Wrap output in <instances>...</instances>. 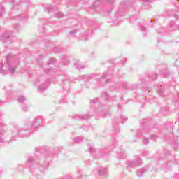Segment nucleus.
<instances>
[{
	"label": "nucleus",
	"mask_w": 179,
	"mask_h": 179,
	"mask_svg": "<svg viewBox=\"0 0 179 179\" xmlns=\"http://www.w3.org/2000/svg\"><path fill=\"white\" fill-rule=\"evenodd\" d=\"M55 17H58L59 19V17H62V13L58 12V13L55 15Z\"/></svg>",
	"instance_id": "obj_24"
},
{
	"label": "nucleus",
	"mask_w": 179,
	"mask_h": 179,
	"mask_svg": "<svg viewBox=\"0 0 179 179\" xmlns=\"http://www.w3.org/2000/svg\"><path fill=\"white\" fill-rule=\"evenodd\" d=\"M3 13H5V8H3V7H1L0 8V16H2Z\"/></svg>",
	"instance_id": "obj_21"
},
{
	"label": "nucleus",
	"mask_w": 179,
	"mask_h": 179,
	"mask_svg": "<svg viewBox=\"0 0 179 179\" xmlns=\"http://www.w3.org/2000/svg\"><path fill=\"white\" fill-rule=\"evenodd\" d=\"M76 69H83L85 68V66L82 65V64L80 63V62H77L74 64Z\"/></svg>",
	"instance_id": "obj_8"
},
{
	"label": "nucleus",
	"mask_w": 179,
	"mask_h": 179,
	"mask_svg": "<svg viewBox=\"0 0 179 179\" xmlns=\"http://www.w3.org/2000/svg\"><path fill=\"white\" fill-rule=\"evenodd\" d=\"M142 163V160L141 158L138 159L137 162H131L129 163V167H136V166H139Z\"/></svg>",
	"instance_id": "obj_5"
},
{
	"label": "nucleus",
	"mask_w": 179,
	"mask_h": 179,
	"mask_svg": "<svg viewBox=\"0 0 179 179\" xmlns=\"http://www.w3.org/2000/svg\"><path fill=\"white\" fill-rule=\"evenodd\" d=\"M108 80H110V75L103 74V76L99 80L100 83H108Z\"/></svg>",
	"instance_id": "obj_3"
},
{
	"label": "nucleus",
	"mask_w": 179,
	"mask_h": 179,
	"mask_svg": "<svg viewBox=\"0 0 179 179\" xmlns=\"http://www.w3.org/2000/svg\"><path fill=\"white\" fill-rule=\"evenodd\" d=\"M146 153H147V155H149V152H147Z\"/></svg>",
	"instance_id": "obj_40"
},
{
	"label": "nucleus",
	"mask_w": 179,
	"mask_h": 179,
	"mask_svg": "<svg viewBox=\"0 0 179 179\" xmlns=\"http://www.w3.org/2000/svg\"><path fill=\"white\" fill-rule=\"evenodd\" d=\"M62 62L64 65H68V64H69V59H68L66 57H64L62 59Z\"/></svg>",
	"instance_id": "obj_12"
},
{
	"label": "nucleus",
	"mask_w": 179,
	"mask_h": 179,
	"mask_svg": "<svg viewBox=\"0 0 179 179\" xmlns=\"http://www.w3.org/2000/svg\"><path fill=\"white\" fill-rule=\"evenodd\" d=\"M48 12H52L53 8L52 6H48L47 8Z\"/></svg>",
	"instance_id": "obj_30"
},
{
	"label": "nucleus",
	"mask_w": 179,
	"mask_h": 179,
	"mask_svg": "<svg viewBox=\"0 0 179 179\" xmlns=\"http://www.w3.org/2000/svg\"><path fill=\"white\" fill-rule=\"evenodd\" d=\"M177 145V143H175V145Z\"/></svg>",
	"instance_id": "obj_41"
},
{
	"label": "nucleus",
	"mask_w": 179,
	"mask_h": 179,
	"mask_svg": "<svg viewBox=\"0 0 179 179\" xmlns=\"http://www.w3.org/2000/svg\"><path fill=\"white\" fill-rule=\"evenodd\" d=\"M101 97H105L106 99H107V97H108V94L106 92H103L101 94Z\"/></svg>",
	"instance_id": "obj_26"
},
{
	"label": "nucleus",
	"mask_w": 179,
	"mask_h": 179,
	"mask_svg": "<svg viewBox=\"0 0 179 179\" xmlns=\"http://www.w3.org/2000/svg\"><path fill=\"white\" fill-rule=\"evenodd\" d=\"M107 173V169L106 168H101L99 171V176H104Z\"/></svg>",
	"instance_id": "obj_10"
},
{
	"label": "nucleus",
	"mask_w": 179,
	"mask_h": 179,
	"mask_svg": "<svg viewBox=\"0 0 179 179\" xmlns=\"http://www.w3.org/2000/svg\"><path fill=\"white\" fill-rule=\"evenodd\" d=\"M124 121H127V117H124Z\"/></svg>",
	"instance_id": "obj_39"
},
{
	"label": "nucleus",
	"mask_w": 179,
	"mask_h": 179,
	"mask_svg": "<svg viewBox=\"0 0 179 179\" xmlns=\"http://www.w3.org/2000/svg\"><path fill=\"white\" fill-rule=\"evenodd\" d=\"M89 118V114H85V115H81L78 116V120L80 121H86Z\"/></svg>",
	"instance_id": "obj_6"
},
{
	"label": "nucleus",
	"mask_w": 179,
	"mask_h": 179,
	"mask_svg": "<svg viewBox=\"0 0 179 179\" xmlns=\"http://www.w3.org/2000/svg\"><path fill=\"white\" fill-rule=\"evenodd\" d=\"M8 38H9V34L8 33L3 34V35L2 36L1 40H4V41H6Z\"/></svg>",
	"instance_id": "obj_13"
},
{
	"label": "nucleus",
	"mask_w": 179,
	"mask_h": 179,
	"mask_svg": "<svg viewBox=\"0 0 179 179\" xmlns=\"http://www.w3.org/2000/svg\"><path fill=\"white\" fill-rule=\"evenodd\" d=\"M7 64L10 66V73H15V69H16V65L19 64V59L15 55H8L7 56Z\"/></svg>",
	"instance_id": "obj_1"
},
{
	"label": "nucleus",
	"mask_w": 179,
	"mask_h": 179,
	"mask_svg": "<svg viewBox=\"0 0 179 179\" xmlns=\"http://www.w3.org/2000/svg\"><path fill=\"white\" fill-rule=\"evenodd\" d=\"M10 3L12 6V8L14 9V10H17L19 8H20V6L19 5V3L16 2L15 0H10Z\"/></svg>",
	"instance_id": "obj_4"
},
{
	"label": "nucleus",
	"mask_w": 179,
	"mask_h": 179,
	"mask_svg": "<svg viewBox=\"0 0 179 179\" xmlns=\"http://www.w3.org/2000/svg\"><path fill=\"white\" fill-rule=\"evenodd\" d=\"M23 111H29V106H22Z\"/></svg>",
	"instance_id": "obj_28"
},
{
	"label": "nucleus",
	"mask_w": 179,
	"mask_h": 179,
	"mask_svg": "<svg viewBox=\"0 0 179 179\" xmlns=\"http://www.w3.org/2000/svg\"><path fill=\"white\" fill-rule=\"evenodd\" d=\"M45 89H47V86L41 85V86H39L38 91L44 92V90H45Z\"/></svg>",
	"instance_id": "obj_17"
},
{
	"label": "nucleus",
	"mask_w": 179,
	"mask_h": 179,
	"mask_svg": "<svg viewBox=\"0 0 179 179\" xmlns=\"http://www.w3.org/2000/svg\"><path fill=\"white\" fill-rule=\"evenodd\" d=\"M23 16H20V15H17L15 17V19H16V20H23Z\"/></svg>",
	"instance_id": "obj_23"
},
{
	"label": "nucleus",
	"mask_w": 179,
	"mask_h": 179,
	"mask_svg": "<svg viewBox=\"0 0 179 179\" xmlns=\"http://www.w3.org/2000/svg\"><path fill=\"white\" fill-rule=\"evenodd\" d=\"M151 78H152V80H155V79H156V78H157V74H156V73H152V75H151Z\"/></svg>",
	"instance_id": "obj_25"
},
{
	"label": "nucleus",
	"mask_w": 179,
	"mask_h": 179,
	"mask_svg": "<svg viewBox=\"0 0 179 179\" xmlns=\"http://www.w3.org/2000/svg\"><path fill=\"white\" fill-rule=\"evenodd\" d=\"M19 131H20L19 128L17 127H15L13 134L14 135H18L19 134Z\"/></svg>",
	"instance_id": "obj_18"
},
{
	"label": "nucleus",
	"mask_w": 179,
	"mask_h": 179,
	"mask_svg": "<svg viewBox=\"0 0 179 179\" xmlns=\"http://www.w3.org/2000/svg\"><path fill=\"white\" fill-rule=\"evenodd\" d=\"M1 104H3V103L1 102V101H0V106H1Z\"/></svg>",
	"instance_id": "obj_38"
},
{
	"label": "nucleus",
	"mask_w": 179,
	"mask_h": 179,
	"mask_svg": "<svg viewBox=\"0 0 179 179\" xmlns=\"http://www.w3.org/2000/svg\"><path fill=\"white\" fill-rule=\"evenodd\" d=\"M121 159H124V157H121Z\"/></svg>",
	"instance_id": "obj_45"
},
{
	"label": "nucleus",
	"mask_w": 179,
	"mask_h": 179,
	"mask_svg": "<svg viewBox=\"0 0 179 179\" xmlns=\"http://www.w3.org/2000/svg\"><path fill=\"white\" fill-rule=\"evenodd\" d=\"M146 173V170L145 169H141V170H138L137 171V176L138 177H141L143 176V173Z\"/></svg>",
	"instance_id": "obj_11"
},
{
	"label": "nucleus",
	"mask_w": 179,
	"mask_h": 179,
	"mask_svg": "<svg viewBox=\"0 0 179 179\" xmlns=\"http://www.w3.org/2000/svg\"><path fill=\"white\" fill-rule=\"evenodd\" d=\"M144 2H149V0H144Z\"/></svg>",
	"instance_id": "obj_36"
},
{
	"label": "nucleus",
	"mask_w": 179,
	"mask_h": 179,
	"mask_svg": "<svg viewBox=\"0 0 179 179\" xmlns=\"http://www.w3.org/2000/svg\"><path fill=\"white\" fill-rule=\"evenodd\" d=\"M110 3H112V2H113V1H110Z\"/></svg>",
	"instance_id": "obj_42"
},
{
	"label": "nucleus",
	"mask_w": 179,
	"mask_h": 179,
	"mask_svg": "<svg viewBox=\"0 0 179 179\" xmlns=\"http://www.w3.org/2000/svg\"><path fill=\"white\" fill-rule=\"evenodd\" d=\"M169 27L173 30H179V24L176 25V22L170 23Z\"/></svg>",
	"instance_id": "obj_7"
},
{
	"label": "nucleus",
	"mask_w": 179,
	"mask_h": 179,
	"mask_svg": "<svg viewBox=\"0 0 179 179\" xmlns=\"http://www.w3.org/2000/svg\"><path fill=\"white\" fill-rule=\"evenodd\" d=\"M82 141H83V138H82L80 137H76L74 139V142H76V143H80Z\"/></svg>",
	"instance_id": "obj_15"
},
{
	"label": "nucleus",
	"mask_w": 179,
	"mask_h": 179,
	"mask_svg": "<svg viewBox=\"0 0 179 179\" xmlns=\"http://www.w3.org/2000/svg\"><path fill=\"white\" fill-rule=\"evenodd\" d=\"M35 162L36 161L34 160L33 157H29L27 159V163H28L29 166H31V164H34Z\"/></svg>",
	"instance_id": "obj_9"
},
{
	"label": "nucleus",
	"mask_w": 179,
	"mask_h": 179,
	"mask_svg": "<svg viewBox=\"0 0 179 179\" xmlns=\"http://www.w3.org/2000/svg\"><path fill=\"white\" fill-rule=\"evenodd\" d=\"M54 51H57V48H54Z\"/></svg>",
	"instance_id": "obj_37"
},
{
	"label": "nucleus",
	"mask_w": 179,
	"mask_h": 179,
	"mask_svg": "<svg viewBox=\"0 0 179 179\" xmlns=\"http://www.w3.org/2000/svg\"><path fill=\"white\" fill-rule=\"evenodd\" d=\"M143 142L145 145H148V143H149V140H148V138H144Z\"/></svg>",
	"instance_id": "obj_29"
},
{
	"label": "nucleus",
	"mask_w": 179,
	"mask_h": 179,
	"mask_svg": "<svg viewBox=\"0 0 179 179\" xmlns=\"http://www.w3.org/2000/svg\"><path fill=\"white\" fill-rule=\"evenodd\" d=\"M3 66L1 65V69H0V72H1V73H2L3 75H6V71H5V70L3 69Z\"/></svg>",
	"instance_id": "obj_22"
},
{
	"label": "nucleus",
	"mask_w": 179,
	"mask_h": 179,
	"mask_svg": "<svg viewBox=\"0 0 179 179\" xmlns=\"http://www.w3.org/2000/svg\"><path fill=\"white\" fill-rule=\"evenodd\" d=\"M17 101L18 103H24V101H26V98H24V96H20L17 99Z\"/></svg>",
	"instance_id": "obj_14"
},
{
	"label": "nucleus",
	"mask_w": 179,
	"mask_h": 179,
	"mask_svg": "<svg viewBox=\"0 0 179 179\" xmlns=\"http://www.w3.org/2000/svg\"><path fill=\"white\" fill-rule=\"evenodd\" d=\"M97 101H99V98H95V99L91 100V103L92 104H96L97 103Z\"/></svg>",
	"instance_id": "obj_20"
},
{
	"label": "nucleus",
	"mask_w": 179,
	"mask_h": 179,
	"mask_svg": "<svg viewBox=\"0 0 179 179\" xmlns=\"http://www.w3.org/2000/svg\"><path fill=\"white\" fill-rule=\"evenodd\" d=\"M141 31H145V30H146V27L145 26H142L141 27Z\"/></svg>",
	"instance_id": "obj_35"
},
{
	"label": "nucleus",
	"mask_w": 179,
	"mask_h": 179,
	"mask_svg": "<svg viewBox=\"0 0 179 179\" xmlns=\"http://www.w3.org/2000/svg\"><path fill=\"white\" fill-rule=\"evenodd\" d=\"M76 33H78V30L77 29H73L69 32V34L71 36H74Z\"/></svg>",
	"instance_id": "obj_19"
},
{
	"label": "nucleus",
	"mask_w": 179,
	"mask_h": 179,
	"mask_svg": "<svg viewBox=\"0 0 179 179\" xmlns=\"http://www.w3.org/2000/svg\"><path fill=\"white\" fill-rule=\"evenodd\" d=\"M41 121L43 120L41 117H36L32 123H29L27 124L28 129H31V128H33V129H36V128H38V127H40V124H41Z\"/></svg>",
	"instance_id": "obj_2"
},
{
	"label": "nucleus",
	"mask_w": 179,
	"mask_h": 179,
	"mask_svg": "<svg viewBox=\"0 0 179 179\" xmlns=\"http://www.w3.org/2000/svg\"><path fill=\"white\" fill-rule=\"evenodd\" d=\"M159 93H164V90L162 87H159Z\"/></svg>",
	"instance_id": "obj_34"
},
{
	"label": "nucleus",
	"mask_w": 179,
	"mask_h": 179,
	"mask_svg": "<svg viewBox=\"0 0 179 179\" xmlns=\"http://www.w3.org/2000/svg\"><path fill=\"white\" fill-rule=\"evenodd\" d=\"M50 64H53V62H55V59L52 58L49 60Z\"/></svg>",
	"instance_id": "obj_32"
},
{
	"label": "nucleus",
	"mask_w": 179,
	"mask_h": 179,
	"mask_svg": "<svg viewBox=\"0 0 179 179\" xmlns=\"http://www.w3.org/2000/svg\"><path fill=\"white\" fill-rule=\"evenodd\" d=\"M82 78H83V80H86L89 77L87 76H83Z\"/></svg>",
	"instance_id": "obj_33"
},
{
	"label": "nucleus",
	"mask_w": 179,
	"mask_h": 179,
	"mask_svg": "<svg viewBox=\"0 0 179 179\" xmlns=\"http://www.w3.org/2000/svg\"><path fill=\"white\" fill-rule=\"evenodd\" d=\"M121 122V124H122L123 123V122Z\"/></svg>",
	"instance_id": "obj_44"
},
{
	"label": "nucleus",
	"mask_w": 179,
	"mask_h": 179,
	"mask_svg": "<svg viewBox=\"0 0 179 179\" xmlns=\"http://www.w3.org/2000/svg\"><path fill=\"white\" fill-rule=\"evenodd\" d=\"M51 72H54V69H46V73H50Z\"/></svg>",
	"instance_id": "obj_27"
},
{
	"label": "nucleus",
	"mask_w": 179,
	"mask_h": 179,
	"mask_svg": "<svg viewBox=\"0 0 179 179\" xmlns=\"http://www.w3.org/2000/svg\"><path fill=\"white\" fill-rule=\"evenodd\" d=\"M0 127H1V124H0Z\"/></svg>",
	"instance_id": "obj_46"
},
{
	"label": "nucleus",
	"mask_w": 179,
	"mask_h": 179,
	"mask_svg": "<svg viewBox=\"0 0 179 179\" xmlns=\"http://www.w3.org/2000/svg\"><path fill=\"white\" fill-rule=\"evenodd\" d=\"M39 57H43V55H40Z\"/></svg>",
	"instance_id": "obj_43"
},
{
	"label": "nucleus",
	"mask_w": 179,
	"mask_h": 179,
	"mask_svg": "<svg viewBox=\"0 0 179 179\" xmlns=\"http://www.w3.org/2000/svg\"><path fill=\"white\" fill-rule=\"evenodd\" d=\"M13 27L15 29V30H19V24H14Z\"/></svg>",
	"instance_id": "obj_31"
},
{
	"label": "nucleus",
	"mask_w": 179,
	"mask_h": 179,
	"mask_svg": "<svg viewBox=\"0 0 179 179\" xmlns=\"http://www.w3.org/2000/svg\"><path fill=\"white\" fill-rule=\"evenodd\" d=\"M89 152L90 153H94V152H96V149L93 146H89Z\"/></svg>",
	"instance_id": "obj_16"
}]
</instances>
